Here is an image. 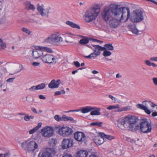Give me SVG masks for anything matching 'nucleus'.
<instances>
[{
  "label": "nucleus",
  "mask_w": 157,
  "mask_h": 157,
  "mask_svg": "<svg viewBox=\"0 0 157 157\" xmlns=\"http://www.w3.org/2000/svg\"><path fill=\"white\" fill-rule=\"evenodd\" d=\"M121 19H127L130 15L129 9L127 7H120V6L114 4L104 6L101 13L102 17L106 22L109 21V27L112 28H117L119 24L117 19L120 16Z\"/></svg>",
  "instance_id": "obj_1"
},
{
  "label": "nucleus",
  "mask_w": 157,
  "mask_h": 157,
  "mask_svg": "<svg viewBox=\"0 0 157 157\" xmlns=\"http://www.w3.org/2000/svg\"><path fill=\"white\" fill-rule=\"evenodd\" d=\"M138 121V119L135 117L127 116L124 119L117 120V126L122 130L127 128L129 131L136 132L140 129V126L136 124Z\"/></svg>",
  "instance_id": "obj_2"
},
{
  "label": "nucleus",
  "mask_w": 157,
  "mask_h": 157,
  "mask_svg": "<svg viewBox=\"0 0 157 157\" xmlns=\"http://www.w3.org/2000/svg\"><path fill=\"white\" fill-rule=\"evenodd\" d=\"M101 7L99 4H96L86 10L84 15L85 21L90 22L95 20L100 13Z\"/></svg>",
  "instance_id": "obj_3"
},
{
  "label": "nucleus",
  "mask_w": 157,
  "mask_h": 157,
  "mask_svg": "<svg viewBox=\"0 0 157 157\" xmlns=\"http://www.w3.org/2000/svg\"><path fill=\"white\" fill-rule=\"evenodd\" d=\"M22 147L26 150L27 152L30 154L32 157H35L36 151L38 148V145L34 140H28L21 144Z\"/></svg>",
  "instance_id": "obj_4"
},
{
  "label": "nucleus",
  "mask_w": 157,
  "mask_h": 157,
  "mask_svg": "<svg viewBox=\"0 0 157 157\" xmlns=\"http://www.w3.org/2000/svg\"><path fill=\"white\" fill-rule=\"evenodd\" d=\"M130 18L131 21L134 23L140 22L143 21L144 18L143 12L139 10H134Z\"/></svg>",
  "instance_id": "obj_5"
},
{
  "label": "nucleus",
  "mask_w": 157,
  "mask_h": 157,
  "mask_svg": "<svg viewBox=\"0 0 157 157\" xmlns=\"http://www.w3.org/2000/svg\"><path fill=\"white\" fill-rule=\"evenodd\" d=\"M63 41V38L59 34L51 35L44 40V43L51 44H58Z\"/></svg>",
  "instance_id": "obj_6"
},
{
  "label": "nucleus",
  "mask_w": 157,
  "mask_h": 157,
  "mask_svg": "<svg viewBox=\"0 0 157 157\" xmlns=\"http://www.w3.org/2000/svg\"><path fill=\"white\" fill-rule=\"evenodd\" d=\"M140 129L144 133H147L150 132L152 129V126L150 123L147 120L144 119L142 120L140 123Z\"/></svg>",
  "instance_id": "obj_7"
},
{
  "label": "nucleus",
  "mask_w": 157,
  "mask_h": 157,
  "mask_svg": "<svg viewBox=\"0 0 157 157\" xmlns=\"http://www.w3.org/2000/svg\"><path fill=\"white\" fill-rule=\"evenodd\" d=\"M56 130H58V133L62 136L66 137L71 134L73 131L72 129L68 127H61L59 126L56 127Z\"/></svg>",
  "instance_id": "obj_8"
},
{
  "label": "nucleus",
  "mask_w": 157,
  "mask_h": 157,
  "mask_svg": "<svg viewBox=\"0 0 157 157\" xmlns=\"http://www.w3.org/2000/svg\"><path fill=\"white\" fill-rule=\"evenodd\" d=\"M57 58L51 55L47 54L43 56L41 58L42 62L46 63H56Z\"/></svg>",
  "instance_id": "obj_9"
},
{
  "label": "nucleus",
  "mask_w": 157,
  "mask_h": 157,
  "mask_svg": "<svg viewBox=\"0 0 157 157\" xmlns=\"http://www.w3.org/2000/svg\"><path fill=\"white\" fill-rule=\"evenodd\" d=\"M40 133L44 137L49 138L52 136L53 129L51 127L47 126L41 129Z\"/></svg>",
  "instance_id": "obj_10"
},
{
  "label": "nucleus",
  "mask_w": 157,
  "mask_h": 157,
  "mask_svg": "<svg viewBox=\"0 0 157 157\" xmlns=\"http://www.w3.org/2000/svg\"><path fill=\"white\" fill-rule=\"evenodd\" d=\"M56 153V151L54 148H48L39 157H52V155H54Z\"/></svg>",
  "instance_id": "obj_11"
},
{
  "label": "nucleus",
  "mask_w": 157,
  "mask_h": 157,
  "mask_svg": "<svg viewBox=\"0 0 157 157\" xmlns=\"http://www.w3.org/2000/svg\"><path fill=\"white\" fill-rule=\"evenodd\" d=\"M75 139L78 142H83L86 139V136L84 133L82 132H78L74 134Z\"/></svg>",
  "instance_id": "obj_12"
},
{
  "label": "nucleus",
  "mask_w": 157,
  "mask_h": 157,
  "mask_svg": "<svg viewBox=\"0 0 157 157\" xmlns=\"http://www.w3.org/2000/svg\"><path fill=\"white\" fill-rule=\"evenodd\" d=\"M39 48L40 46H36L33 51L32 55L34 58L37 59L43 55L42 51Z\"/></svg>",
  "instance_id": "obj_13"
},
{
  "label": "nucleus",
  "mask_w": 157,
  "mask_h": 157,
  "mask_svg": "<svg viewBox=\"0 0 157 157\" xmlns=\"http://www.w3.org/2000/svg\"><path fill=\"white\" fill-rule=\"evenodd\" d=\"M62 143V147L64 149L71 147L73 145V140L71 139H64Z\"/></svg>",
  "instance_id": "obj_14"
},
{
  "label": "nucleus",
  "mask_w": 157,
  "mask_h": 157,
  "mask_svg": "<svg viewBox=\"0 0 157 157\" xmlns=\"http://www.w3.org/2000/svg\"><path fill=\"white\" fill-rule=\"evenodd\" d=\"M61 83V82L59 79H57L56 80L53 79L49 84L48 86L51 89L57 88L58 87L59 85Z\"/></svg>",
  "instance_id": "obj_15"
},
{
  "label": "nucleus",
  "mask_w": 157,
  "mask_h": 157,
  "mask_svg": "<svg viewBox=\"0 0 157 157\" xmlns=\"http://www.w3.org/2000/svg\"><path fill=\"white\" fill-rule=\"evenodd\" d=\"M87 46L93 49L94 52L98 56H99L101 54V51H103V47L98 45H93L94 48H93L87 45Z\"/></svg>",
  "instance_id": "obj_16"
},
{
  "label": "nucleus",
  "mask_w": 157,
  "mask_h": 157,
  "mask_svg": "<svg viewBox=\"0 0 157 157\" xmlns=\"http://www.w3.org/2000/svg\"><path fill=\"white\" fill-rule=\"evenodd\" d=\"M37 10L42 16H45L48 15L49 13L48 9H44L41 6H39L37 7Z\"/></svg>",
  "instance_id": "obj_17"
},
{
  "label": "nucleus",
  "mask_w": 157,
  "mask_h": 157,
  "mask_svg": "<svg viewBox=\"0 0 157 157\" xmlns=\"http://www.w3.org/2000/svg\"><path fill=\"white\" fill-rule=\"evenodd\" d=\"M23 5L25 9L28 10H31L34 11L35 9V7L34 5L32 4L30 2L26 1L24 2Z\"/></svg>",
  "instance_id": "obj_18"
},
{
  "label": "nucleus",
  "mask_w": 157,
  "mask_h": 157,
  "mask_svg": "<svg viewBox=\"0 0 157 157\" xmlns=\"http://www.w3.org/2000/svg\"><path fill=\"white\" fill-rule=\"evenodd\" d=\"M93 140L94 142L96 144L99 145L102 144L104 142V138L103 136H101L99 135V136H95Z\"/></svg>",
  "instance_id": "obj_19"
},
{
  "label": "nucleus",
  "mask_w": 157,
  "mask_h": 157,
  "mask_svg": "<svg viewBox=\"0 0 157 157\" xmlns=\"http://www.w3.org/2000/svg\"><path fill=\"white\" fill-rule=\"evenodd\" d=\"M93 109H91V112L90 113V115H98L100 114V108H96L92 107Z\"/></svg>",
  "instance_id": "obj_20"
},
{
  "label": "nucleus",
  "mask_w": 157,
  "mask_h": 157,
  "mask_svg": "<svg viewBox=\"0 0 157 157\" xmlns=\"http://www.w3.org/2000/svg\"><path fill=\"white\" fill-rule=\"evenodd\" d=\"M76 157H86L88 152L85 150H80L77 153Z\"/></svg>",
  "instance_id": "obj_21"
},
{
  "label": "nucleus",
  "mask_w": 157,
  "mask_h": 157,
  "mask_svg": "<svg viewBox=\"0 0 157 157\" xmlns=\"http://www.w3.org/2000/svg\"><path fill=\"white\" fill-rule=\"evenodd\" d=\"M93 109L92 107L87 106L81 108V112L83 113H86L91 111V109Z\"/></svg>",
  "instance_id": "obj_22"
},
{
  "label": "nucleus",
  "mask_w": 157,
  "mask_h": 157,
  "mask_svg": "<svg viewBox=\"0 0 157 157\" xmlns=\"http://www.w3.org/2000/svg\"><path fill=\"white\" fill-rule=\"evenodd\" d=\"M66 24L71 27L73 28H76L78 29H80V27L77 24L70 21H67L66 22Z\"/></svg>",
  "instance_id": "obj_23"
},
{
  "label": "nucleus",
  "mask_w": 157,
  "mask_h": 157,
  "mask_svg": "<svg viewBox=\"0 0 157 157\" xmlns=\"http://www.w3.org/2000/svg\"><path fill=\"white\" fill-rule=\"evenodd\" d=\"M41 125L42 123H39L37 126L29 131V133L31 134L36 132L41 127Z\"/></svg>",
  "instance_id": "obj_24"
},
{
  "label": "nucleus",
  "mask_w": 157,
  "mask_h": 157,
  "mask_svg": "<svg viewBox=\"0 0 157 157\" xmlns=\"http://www.w3.org/2000/svg\"><path fill=\"white\" fill-rule=\"evenodd\" d=\"M99 135L101 136H103L104 139H107L109 140H111L114 138L113 136L110 135H105L104 133L102 132L99 133Z\"/></svg>",
  "instance_id": "obj_25"
},
{
  "label": "nucleus",
  "mask_w": 157,
  "mask_h": 157,
  "mask_svg": "<svg viewBox=\"0 0 157 157\" xmlns=\"http://www.w3.org/2000/svg\"><path fill=\"white\" fill-rule=\"evenodd\" d=\"M98 56L94 52L91 53L89 56H85L84 57L86 58L93 59L95 58Z\"/></svg>",
  "instance_id": "obj_26"
},
{
  "label": "nucleus",
  "mask_w": 157,
  "mask_h": 157,
  "mask_svg": "<svg viewBox=\"0 0 157 157\" xmlns=\"http://www.w3.org/2000/svg\"><path fill=\"white\" fill-rule=\"evenodd\" d=\"M82 37L83 38L80 40L79 41V43L82 45H84L88 43L89 41L88 38L86 37L82 36Z\"/></svg>",
  "instance_id": "obj_27"
},
{
  "label": "nucleus",
  "mask_w": 157,
  "mask_h": 157,
  "mask_svg": "<svg viewBox=\"0 0 157 157\" xmlns=\"http://www.w3.org/2000/svg\"><path fill=\"white\" fill-rule=\"evenodd\" d=\"M103 51L105 50H113V47L112 46V44H109L105 45L104 47H103Z\"/></svg>",
  "instance_id": "obj_28"
},
{
  "label": "nucleus",
  "mask_w": 157,
  "mask_h": 157,
  "mask_svg": "<svg viewBox=\"0 0 157 157\" xmlns=\"http://www.w3.org/2000/svg\"><path fill=\"white\" fill-rule=\"evenodd\" d=\"M40 48H39V49H41L42 51H44L49 53H52L53 52L51 48L48 47L42 46H40Z\"/></svg>",
  "instance_id": "obj_29"
},
{
  "label": "nucleus",
  "mask_w": 157,
  "mask_h": 157,
  "mask_svg": "<svg viewBox=\"0 0 157 157\" xmlns=\"http://www.w3.org/2000/svg\"><path fill=\"white\" fill-rule=\"evenodd\" d=\"M55 119L58 121H64V116L60 117L58 115H56L54 117Z\"/></svg>",
  "instance_id": "obj_30"
},
{
  "label": "nucleus",
  "mask_w": 157,
  "mask_h": 157,
  "mask_svg": "<svg viewBox=\"0 0 157 157\" xmlns=\"http://www.w3.org/2000/svg\"><path fill=\"white\" fill-rule=\"evenodd\" d=\"M65 41L67 43H71L73 42V38L69 36H66Z\"/></svg>",
  "instance_id": "obj_31"
},
{
  "label": "nucleus",
  "mask_w": 157,
  "mask_h": 157,
  "mask_svg": "<svg viewBox=\"0 0 157 157\" xmlns=\"http://www.w3.org/2000/svg\"><path fill=\"white\" fill-rule=\"evenodd\" d=\"M131 31L133 33L136 34H137L139 31L136 29L135 26L133 25L131 26L130 27Z\"/></svg>",
  "instance_id": "obj_32"
},
{
  "label": "nucleus",
  "mask_w": 157,
  "mask_h": 157,
  "mask_svg": "<svg viewBox=\"0 0 157 157\" xmlns=\"http://www.w3.org/2000/svg\"><path fill=\"white\" fill-rule=\"evenodd\" d=\"M61 90L60 91H57L55 92L54 95L55 96L59 95L61 94H65V92L64 90V88H63V87H61Z\"/></svg>",
  "instance_id": "obj_33"
},
{
  "label": "nucleus",
  "mask_w": 157,
  "mask_h": 157,
  "mask_svg": "<svg viewBox=\"0 0 157 157\" xmlns=\"http://www.w3.org/2000/svg\"><path fill=\"white\" fill-rule=\"evenodd\" d=\"M6 47V43L4 42L2 39H0V50L4 49Z\"/></svg>",
  "instance_id": "obj_34"
},
{
  "label": "nucleus",
  "mask_w": 157,
  "mask_h": 157,
  "mask_svg": "<svg viewBox=\"0 0 157 157\" xmlns=\"http://www.w3.org/2000/svg\"><path fill=\"white\" fill-rule=\"evenodd\" d=\"M131 108L130 106H127L124 107L120 109H118L117 111V112H121L122 111H126L128 110H130Z\"/></svg>",
  "instance_id": "obj_35"
},
{
  "label": "nucleus",
  "mask_w": 157,
  "mask_h": 157,
  "mask_svg": "<svg viewBox=\"0 0 157 157\" xmlns=\"http://www.w3.org/2000/svg\"><path fill=\"white\" fill-rule=\"evenodd\" d=\"M33 118L34 116H29L28 114H26L24 117V120L26 121H30V119H33Z\"/></svg>",
  "instance_id": "obj_36"
},
{
  "label": "nucleus",
  "mask_w": 157,
  "mask_h": 157,
  "mask_svg": "<svg viewBox=\"0 0 157 157\" xmlns=\"http://www.w3.org/2000/svg\"><path fill=\"white\" fill-rule=\"evenodd\" d=\"M45 85L44 83H42L36 86L37 90L43 89L45 87Z\"/></svg>",
  "instance_id": "obj_37"
},
{
  "label": "nucleus",
  "mask_w": 157,
  "mask_h": 157,
  "mask_svg": "<svg viewBox=\"0 0 157 157\" xmlns=\"http://www.w3.org/2000/svg\"><path fill=\"white\" fill-rule=\"evenodd\" d=\"M102 124V122H94L90 123V126H97L98 127H101Z\"/></svg>",
  "instance_id": "obj_38"
},
{
  "label": "nucleus",
  "mask_w": 157,
  "mask_h": 157,
  "mask_svg": "<svg viewBox=\"0 0 157 157\" xmlns=\"http://www.w3.org/2000/svg\"><path fill=\"white\" fill-rule=\"evenodd\" d=\"M120 107L119 105H111L107 108L108 110H111L113 109H119Z\"/></svg>",
  "instance_id": "obj_39"
},
{
  "label": "nucleus",
  "mask_w": 157,
  "mask_h": 157,
  "mask_svg": "<svg viewBox=\"0 0 157 157\" xmlns=\"http://www.w3.org/2000/svg\"><path fill=\"white\" fill-rule=\"evenodd\" d=\"M120 107L119 105H111L107 108L108 110H111L113 109H119Z\"/></svg>",
  "instance_id": "obj_40"
},
{
  "label": "nucleus",
  "mask_w": 157,
  "mask_h": 157,
  "mask_svg": "<svg viewBox=\"0 0 157 157\" xmlns=\"http://www.w3.org/2000/svg\"><path fill=\"white\" fill-rule=\"evenodd\" d=\"M21 30L24 32L26 34L28 35H30L31 33H32V31H30L28 29L25 28H23L21 29Z\"/></svg>",
  "instance_id": "obj_41"
},
{
  "label": "nucleus",
  "mask_w": 157,
  "mask_h": 157,
  "mask_svg": "<svg viewBox=\"0 0 157 157\" xmlns=\"http://www.w3.org/2000/svg\"><path fill=\"white\" fill-rule=\"evenodd\" d=\"M74 121L73 118L70 117H67L64 116V121Z\"/></svg>",
  "instance_id": "obj_42"
},
{
  "label": "nucleus",
  "mask_w": 157,
  "mask_h": 157,
  "mask_svg": "<svg viewBox=\"0 0 157 157\" xmlns=\"http://www.w3.org/2000/svg\"><path fill=\"white\" fill-rule=\"evenodd\" d=\"M111 54V53L109 51L105 50L104 51L103 55L105 56H110Z\"/></svg>",
  "instance_id": "obj_43"
},
{
  "label": "nucleus",
  "mask_w": 157,
  "mask_h": 157,
  "mask_svg": "<svg viewBox=\"0 0 157 157\" xmlns=\"http://www.w3.org/2000/svg\"><path fill=\"white\" fill-rule=\"evenodd\" d=\"M146 106L145 105H144L142 104H138L136 105V107L137 108L140 109L142 110H144Z\"/></svg>",
  "instance_id": "obj_44"
},
{
  "label": "nucleus",
  "mask_w": 157,
  "mask_h": 157,
  "mask_svg": "<svg viewBox=\"0 0 157 157\" xmlns=\"http://www.w3.org/2000/svg\"><path fill=\"white\" fill-rule=\"evenodd\" d=\"M149 102L150 104V105H151V106L152 107H153V108H154L155 107V106H157V105H156L154 104L153 102H151L150 101H146V100H145V101H143V103L144 102Z\"/></svg>",
  "instance_id": "obj_45"
},
{
  "label": "nucleus",
  "mask_w": 157,
  "mask_h": 157,
  "mask_svg": "<svg viewBox=\"0 0 157 157\" xmlns=\"http://www.w3.org/2000/svg\"><path fill=\"white\" fill-rule=\"evenodd\" d=\"M145 105L146 106L145 107V108L144 109V111L147 114H150L151 113V112L147 108V105L146 104H145Z\"/></svg>",
  "instance_id": "obj_46"
},
{
  "label": "nucleus",
  "mask_w": 157,
  "mask_h": 157,
  "mask_svg": "<svg viewBox=\"0 0 157 157\" xmlns=\"http://www.w3.org/2000/svg\"><path fill=\"white\" fill-rule=\"evenodd\" d=\"M109 98L111 99L112 101H113V102L115 103L117 101V99L116 98H115L112 95H109Z\"/></svg>",
  "instance_id": "obj_47"
},
{
  "label": "nucleus",
  "mask_w": 157,
  "mask_h": 157,
  "mask_svg": "<svg viewBox=\"0 0 157 157\" xmlns=\"http://www.w3.org/2000/svg\"><path fill=\"white\" fill-rule=\"evenodd\" d=\"M10 154L6 153L4 154H0V157H9Z\"/></svg>",
  "instance_id": "obj_48"
},
{
  "label": "nucleus",
  "mask_w": 157,
  "mask_h": 157,
  "mask_svg": "<svg viewBox=\"0 0 157 157\" xmlns=\"http://www.w3.org/2000/svg\"><path fill=\"white\" fill-rule=\"evenodd\" d=\"M55 140L53 139H51L49 140V143L51 145L53 146L55 145Z\"/></svg>",
  "instance_id": "obj_49"
},
{
  "label": "nucleus",
  "mask_w": 157,
  "mask_h": 157,
  "mask_svg": "<svg viewBox=\"0 0 157 157\" xmlns=\"http://www.w3.org/2000/svg\"><path fill=\"white\" fill-rule=\"evenodd\" d=\"M29 90L30 91H32L37 90V88L36 86H33L31 87V88H29Z\"/></svg>",
  "instance_id": "obj_50"
},
{
  "label": "nucleus",
  "mask_w": 157,
  "mask_h": 157,
  "mask_svg": "<svg viewBox=\"0 0 157 157\" xmlns=\"http://www.w3.org/2000/svg\"><path fill=\"white\" fill-rule=\"evenodd\" d=\"M152 81H153L154 84L157 86V78H152Z\"/></svg>",
  "instance_id": "obj_51"
},
{
  "label": "nucleus",
  "mask_w": 157,
  "mask_h": 157,
  "mask_svg": "<svg viewBox=\"0 0 157 157\" xmlns=\"http://www.w3.org/2000/svg\"><path fill=\"white\" fill-rule=\"evenodd\" d=\"M40 64V63L37 62H33L32 63V65L34 67L38 66Z\"/></svg>",
  "instance_id": "obj_52"
},
{
  "label": "nucleus",
  "mask_w": 157,
  "mask_h": 157,
  "mask_svg": "<svg viewBox=\"0 0 157 157\" xmlns=\"http://www.w3.org/2000/svg\"><path fill=\"white\" fill-rule=\"evenodd\" d=\"M74 65L75 66L77 67H78L80 66V64L78 62V61H75L74 62Z\"/></svg>",
  "instance_id": "obj_53"
},
{
  "label": "nucleus",
  "mask_w": 157,
  "mask_h": 157,
  "mask_svg": "<svg viewBox=\"0 0 157 157\" xmlns=\"http://www.w3.org/2000/svg\"><path fill=\"white\" fill-rule=\"evenodd\" d=\"M150 60L151 61L157 62V57H152L150 58Z\"/></svg>",
  "instance_id": "obj_54"
},
{
  "label": "nucleus",
  "mask_w": 157,
  "mask_h": 157,
  "mask_svg": "<svg viewBox=\"0 0 157 157\" xmlns=\"http://www.w3.org/2000/svg\"><path fill=\"white\" fill-rule=\"evenodd\" d=\"M14 79V78H10L7 80L6 82H11L13 81V80Z\"/></svg>",
  "instance_id": "obj_55"
},
{
  "label": "nucleus",
  "mask_w": 157,
  "mask_h": 157,
  "mask_svg": "<svg viewBox=\"0 0 157 157\" xmlns=\"http://www.w3.org/2000/svg\"><path fill=\"white\" fill-rule=\"evenodd\" d=\"M145 64L149 66H150L151 65V63L150 62L149 60H146L145 61Z\"/></svg>",
  "instance_id": "obj_56"
},
{
  "label": "nucleus",
  "mask_w": 157,
  "mask_h": 157,
  "mask_svg": "<svg viewBox=\"0 0 157 157\" xmlns=\"http://www.w3.org/2000/svg\"><path fill=\"white\" fill-rule=\"evenodd\" d=\"M39 98L41 99L45 100L46 99V97L42 95H39Z\"/></svg>",
  "instance_id": "obj_57"
},
{
  "label": "nucleus",
  "mask_w": 157,
  "mask_h": 157,
  "mask_svg": "<svg viewBox=\"0 0 157 157\" xmlns=\"http://www.w3.org/2000/svg\"><path fill=\"white\" fill-rule=\"evenodd\" d=\"M93 40L94 41H95V42H97L100 44H101V43H102L103 42L101 41V40H98L97 39H94Z\"/></svg>",
  "instance_id": "obj_58"
},
{
  "label": "nucleus",
  "mask_w": 157,
  "mask_h": 157,
  "mask_svg": "<svg viewBox=\"0 0 157 157\" xmlns=\"http://www.w3.org/2000/svg\"><path fill=\"white\" fill-rule=\"evenodd\" d=\"M32 111L34 113H35L36 114L38 113L36 109L34 108H32L31 109Z\"/></svg>",
  "instance_id": "obj_59"
},
{
  "label": "nucleus",
  "mask_w": 157,
  "mask_h": 157,
  "mask_svg": "<svg viewBox=\"0 0 157 157\" xmlns=\"http://www.w3.org/2000/svg\"><path fill=\"white\" fill-rule=\"evenodd\" d=\"M62 157H72V156L70 154H66L63 155Z\"/></svg>",
  "instance_id": "obj_60"
},
{
  "label": "nucleus",
  "mask_w": 157,
  "mask_h": 157,
  "mask_svg": "<svg viewBox=\"0 0 157 157\" xmlns=\"http://www.w3.org/2000/svg\"><path fill=\"white\" fill-rule=\"evenodd\" d=\"M152 117L157 116V112H153L152 114Z\"/></svg>",
  "instance_id": "obj_61"
},
{
  "label": "nucleus",
  "mask_w": 157,
  "mask_h": 157,
  "mask_svg": "<svg viewBox=\"0 0 157 157\" xmlns=\"http://www.w3.org/2000/svg\"><path fill=\"white\" fill-rule=\"evenodd\" d=\"M109 115V113L106 111L104 112V113L103 114V116H104L108 117Z\"/></svg>",
  "instance_id": "obj_62"
},
{
  "label": "nucleus",
  "mask_w": 157,
  "mask_h": 157,
  "mask_svg": "<svg viewBox=\"0 0 157 157\" xmlns=\"http://www.w3.org/2000/svg\"><path fill=\"white\" fill-rule=\"evenodd\" d=\"M127 140L129 141V142H132V141H133V140H132L130 138H129V137H127V139H126Z\"/></svg>",
  "instance_id": "obj_63"
},
{
  "label": "nucleus",
  "mask_w": 157,
  "mask_h": 157,
  "mask_svg": "<svg viewBox=\"0 0 157 157\" xmlns=\"http://www.w3.org/2000/svg\"><path fill=\"white\" fill-rule=\"evenodd\" d=\"M92 73L93 74H95L98 73V72L96 71L93 70L92 71Z\"/></svg>",
  "instance_id": "obj_64"
}]
</instances>
